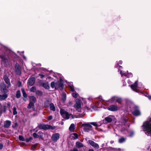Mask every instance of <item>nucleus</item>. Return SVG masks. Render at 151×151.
I'll use <instances>...</instances> for the list:
<instances>
[{
	"mask_svg": "<svg viewBox=\"0 0 151 151\" xmlns=\"http://www.w3.org/2000/svg\"><path fill=\"white\" fill-rule=\"evenodd\" d=\"M76 103L74 105V107L76 110L78 112L81 111V105L82 102L78 99H77L76 100Z\"/></svg>",
	"mask_w": 151,
	"mask_h": 151,
	"instance_id": "f257e3e1",
	"label": "nucleus"
},
{
	"mask_svg": "<svg viewBox=\"0 0 151 151\" xmlns=\"http://www.w3.org/2000/svg\"><path fill=\"white\" fill-rule=\"evenodd\" d=\"M114 117L112 115H109L107 117H106L103 120L104 123H107L111 122L113 120Z\"/></svg>",
	"mask_w": 151,
	"mask_h": 151,
	"instance_id": "f03ea898",
	"label": "nucleus"
},
{
	"mask_svg": "<svg viewBox=\"0 0 151 151\" xmlns=\"http://www.w3.org/2000/svg\"><path fill=\"white\" fill-rule=\"evenodd\" d=\"M88 143L90 144L92 147L94 148L98 149L99 148V145L94 141L89 140L88 141Z\"/></svg>",
	"mask_w": 151,
	"mask_h": 151,
	"instance_id": "7ed1b4c3",
	"label": "nucleus"
},
{
	"mask_svg": "<svg viewBox=\"0 0 151 151\" xmlns=\"http://www.w3.org/2000/svg\"><path fill=\"white\" fill-rule=\"evenodd\" d=\"M131 87L133 91L136 92H139V91L138 90V86L137 81H135L134 84L131 85Z\"/></svg>",
	"mask_w": 151,
	"mask_h": 151,
	"instance_id": "20e7f679",
	"label": "nucleus"
},
{
	"mask_svg": "<svg viewBox=\"0 0 151 151\" xmlns=\"http://www.w3.org/2000/svg\"><path fill=\"white\" fill-rule=\"evenodd\" d=\"M15 71L17 75H19L21 74L20 67L18 63H16L15 66Z\"/></svg>",
	"mask_w": 151,
	"mask_h": 151,
	"instance_id": "39448f33",
	"label": "nucleus"
},
{
	"mask_svg": "<svg viewBox=\"0 0 151 151\" xmlns=\"http://www.w3.org/2000/svg\"><path fill=\"white\" fill-rule=\"evenodd\" d=\"M110 101L112 102L116 101L118 103H120L122 102V99L116 96H114L111 98Z\"/></svg>",
	"mask_w": 151,
	"mask_h": 151,
	"instance_id": "423d86ee",
	"label": "nucleus"
},
{
	"mask_svg": "<svg viewBox=\"0 0 151 151\" xmlns=\"http://www.w3.org/2000/svg\"><path fill=\"white\" fill-rule=\"evenodd\" d=\"M108 109L111 111H116L119 109V108L117 106L112 105L110 106Z\"/></svg>",
	"mask_w": 151,
	"mask_h": 151,
	"instance_id": "0eeeda50",
	"label": "nucleus"
},
{
	"mask_svg": "<svg viewBox=\"0 0 151 151\" xmlns=\"http://www.w3.org/2000/svg\"><path fill=\"white\" fill-rule=\"evenodd\" d=\"M60 135L58 133H56L53 134L52 137V140L56 142L59 139V138Z\"/></svg>",
	"mask_w": 151,
	"mask_h": 151,
	"instance_id": "6e6552de",
	"label": "nucleus"
},
{
	"mask_svg": "<svg viewBox=\"0 0 151 151\" xmlns=\"http://www.w3.org/2000/svg\"><path fill=\"white\" fill-rule=\"evenodd\" d=\"M120 74L122 76H125L127 78H129L132 76V74L131 73H126L123 71H120Z\"/></svg>",
	"mask_w": 151,
	"mask_h": 151,
	"instance_id": "1a4fd4ad",
	"label": "nucleus"
},
{
	"mask_svg": "<svg viewBox=\"0 0 151 151\" xmlns=\"http://www.w3.org/2000/svg\"><path fill=\"white\" fill-rule=\"evenodd\" d=\"M0 88L1 91L5 93H7L8 90L6 88L5 85L4 83H2L0 84Z\"/></svg>",
	"mask_w": 151,
	"mask_h": 151,
	"instance_id": "9d476101",
	"label": "nucleus"
},
{
	"mask_svg": "<svg viewBox=\"0 0 151 151\" xmlns=\"http://www.w3.org/2000/svg\"><path fill=\"white\" fill-rule=\"evenodd\" d=\"M39 133L40 134V135H37L35 133H34L33 134V137L35 138H39L40 139H43V137L42 135L43 133L41 132H39Z\"/></svg>",
	"mask_w": 151,
	"mask_h": 151,
	"instance_id": "9b49d317",
	"label": "nucleus"
},
{
	"mask_svg": "<svg viewBox=\"0 0 151 151\" xmlns=\"http://www.w3.org/2000/svg\"><path fill=\"white\" fill-rule=\"evenodd\" d=\"M35 79L34 77L30 78L29 80L28 84L30 86H33L35 82Z\"/></svg>",
	"mask_w": 151,
	"mask_h": 151,
	"instance_id": "f8f14e48",
	"label": "nucleus"
},
{
	"mask_svg": "<svg viewBox=\"0 0 151 151\" xmlns=\"http://www.w3.org/2000/svg\"><path fill=\"white\" fill-rule=\"evenodd\" d=\"M39 127L40 129H44L46 130L47 129H50V126L48 125H42L40 124L39 125Z\"/></svg>",
	"mask_w": 151,
	"mask_h": 151,
	"instance_id": "ddd939ff",
	"label": "nucleus"
},
{
	"mask_svg": "<svg viewBox=\"0 0 151 151\" xmlns=\"http://www.w3.org/2000/svg\"><path fill=\"white\" fill-rule=\"evenodd\" d=\"M70 116L72 118V119H73L74 118L72 115L69 114L68 112H66L64 114V115H63L62 117L64 118L68 119H69Z\"/></svg>",
	"mask_w": 151,
	"mask_h": 151,
	"instance_id": "4468645a",
	"label": "nucleus"
},
{
	"mask_svg": "<svg viewBox=\"0 0 151 151\" xmlns=\"http://www.w3.org/2000/svg\"><path fill=\"white\" fill-rule=\"evenodd\" d=\"M4 78L5 82L8 85L7 88H9L11 86V83L9 79L6 75L4 76Z\"/></svg>",
	"mask_w": 151,
	"mask_h": 151,
	"instance_id": "2eb2a0df",
	"label": "nucleus"
},
{
	"mask_svg": "<svg viewBox=\"0 0 151 151\" xmlns=\"http://www.w3.org/2000/svg\"><path fill=\"white\" fill-rule=\"evenodd\" d=\"M11 124V122L10 121H6L4 123V127L5 128H8L9 127Z\"/></svg>",
	"mask_w": 151,
	"mask_h": 151,
	"instance_id": "dca6fc26",
	"label": "nucleus"
},
{
	"mask_svg": "<svg viewBox=\"0 0 151 151\" xmlns=\"http://www.w3.org/2000/svg\"><path fill=\"white\" fill-rule=\"evenodd\" d=\"M70 137L73 139H75L78 138V135L76 133H74L70 135Z\"/></svg>",
	"mask_w": 151,
	"mask_h": 151,
	"instance_id": "f3484780",
	"label": "nucleus"
},
{
	"mask_svg": "<svg viewBox=\"0 0 151 151\" xmlns=\"http://www.w3.org/2000/svg\"><path fill=\"white\" fill-rule=\"evenodd\" d=\"M132 114L133 115L135 116H138L140 114V112L139 110L138 109L135 110L133 112Z\"/></svg>",
	"mask_w": 151,
	"mask_h": 151,
	"instance_id": "a211bd4d",
	"label": "nucleus"
},
{
	"mask_svg": "<svg viewBox=\"0 0 151 151\" xmlns=\"http://www.w3.org/2000/svg\"><path fill=\"white\" fill-rule=\"evenodd\" d=\"M7 94L5 93L2 95H0V100H3L5 99L7 97Z\"/></svg>",
	"mask_w": 151,
	"mask_h": 151,
	"instance_id": "6ab92c4d",
	"label": "nucleus"
},
{
	"mask_svg": "<svg viewBox=\"0 0 151 151\" xmlns=\"http://www.w3.org/2000/svg\"><path fill=\"white\" fill-rule=\"evenodd\" d=\"M76 146L78 148H81L83 147V145L80 142H77L76 143Z\"/></svg>",
	"mask_w": 151,
	"mask_h": 151,
	"instance_id": "aec40b11",
	"label": "nucleus"
},
{
	"mask_svg": "<svg viewBox=\"0 0 151 151\" xmlns=\"http://www.w3.org/2000/svg\"><path fill=\"white\" fill-rule=\"evenodd\" d=\"M63 85L61 83L59 82L56 83H55V88L56 89H58L60 87H62Z\"/></svg>",
	"mask_w": 151,
	"mask_h": 151,
	"instance_id": "412c9836",
	"label": "nucleus"
},
{
	"mask_svg": "<svg viewBox=\"0 0 151 151\" xmlns=\"http://www.w3.org/2000/svg\"><path fill=\"white\" fill-rule=\"evenodd\" d=\"M66 94L65 93H63L62 94V98L61 99V101H62L63 102H64L66 99Z\"/></svg>",
	"mask_w": 151,
	"mask_h": 151,
	"instance_id": "4be33fe9",
	"label": "nucleus"
},
{
	"mask_svg": "<svg viewBox=\"0 0 151 151\" xmlns=\"http://www.w3.org/2000/svg\"><path fill=\"white\" fill-rule=\"evenodd\" d=\"M50 108L51 110L54 111L55 110V107L53 103H51L50 105Z\"/></svg>",
	"mask_w": 151,
	"mask_h": 151,
	"instance_id": "5701e85b",
	"label": "nucleus"
},
{
	"mask_svg": "<svg viewBox=\"0 0 151 151\" xmlns=\"http://www.w3.org/2000/svg\"><path fill=\"white\" fill-rule=\"evenodd\" d=\"M75 129V126L74 124H72L69 127V130L71 132H73Z\"/></svg>",
	"mask_w": 151,
	"mask_h": 151,
	"instance_id": "b1692460",
	"label": "nucleus"
},
{
	"mask_svg": "<svg viewBox=\"0 0 151 151\" xmlns=\"http://www.w3.org/2000/svg\"><path fill=\"white\" fill-rule=\"evenodd\" d=\"M0 57L3 62L6 63L7 62V60L6 58L4 55H0Z\"/></svg>",
	"mask_w": 151,
	"mask_h": 151,
	"instance_id": "393cba45",
	"label": "nucleus"
},
{
	"mask_svg": "<svg viewBox=\"0 0 151 151\" xmlns=\"http://www.w3.org/2000/svg\"><path fill=\"white\" fill-rule=\"evenodd\" d=\"M34 106V103L32 102V101H30L29 105L27 106V108L28 109H31V108H33Z\"/></svg>",
	"mask_w": 151,
	"mask_h": 151,
	"instance_id": "a878e982",
	"label": "nucleus"
},
{
	"mask_svg": "<svg viewBox=\"0 0 151 151\" xmlns=\"http://www.w3.org/2000/svg\"><path fill=\"white\" fill-rule=\"evenodd\" d=\"M91 124L96 127H96H99L101 125V124H98L96 122H92L91 123Z\"/></svg>",
	"mask_w": 151,
	"mask_h": 151,
	"instance_id": "bb28decb",
	"label": "nucleus"
},
{
	"mask_svg": "<svg viewBox=\"0 0 151 151\" xmlns=\"http://www.w3.org/2000/svg\"><path fill=\"white\" fill-rule=\"evenodd\" d=\"M43 86L45 88L47 89H49L50 88V86L48 83H43Z\"/></svg>",
	"mask_w": 151,
	"mask_h": 151,
	"instance_id": "cd10ccee",
	"label": "nucleus"
},
{
	"mask_svg": "<svg viewBox=\"0 0 151 151\" xmlns=\"http://www.w3.org/2000/svg\"><path fill=\"white\" fill-rule=\"evenodd\" d=\"M30 101H32L33 103L35 102L36 98L34 96H31L30 98Z\"/></svg>",
	"mask_w": 151,
	"mask_h": 151,
	"instance_id": "c85d7f7f",
	"label": "nucleus"
},
{
	"mask_svg": "<svg viewBox=\"0 0 151 151\" xmlns=\"http://www.w3.org/2000/svg\"><path fill=\"white\" fill-rule=\"evenodd\" d=\"M126 139L124 137H122L119 139V142L120 143H122L126 140Z\"/></svg>",
	"mask_w": 151,
	"mask_h": 151,
	"instance_id": "c756f323",
	"label": "nucleus"
},
{
	"mask_svg": "<svg viewBox=\"0 0 151 151\" xmlns=\"http://www.w3.org/2000/svg\"><path fill=\"white\" fill-rule=\"evenodd\" d=\"M16 96L17 98H19L20 97L21 94L20 91L18 90L17 91Z\"/></svg>",
	"mask_w": 151,
	"mask_h": 151,
	"instance_id": "7c9ffc66",
	"label": "nucleus"
},
{
	"mask_svg": "<svg viewBox=\"0 0 151 151\" xmlns=\"http://www.w3.org/2000/svg\"><path fill=\"white\" fill-rule=\"evenodd\" d=\"M21 91H22L23 95L24 97H27V96L26 93L25 92L24 89L23 88L21 89Z\"/></svg>",
	"mask_w": 151,
	"mask_h": 151,
	"instance_id": "2f4dec72",
	"label": "nucleus"
},
{
	"mask_svg": "<svg viewBox=\"0 0 151 151\" xmlns=\"http://www.w3.org/2000/svg\"><path fill=\"white\" fill-rule=\"evenodd\" d=\"M67 112L65 111L63 109H61L60 110V113L61 116H63V115L65 114Z\"/></svg>",
	"mask_w": 151,
	"mask_h": 151,
	"instance_id": "473e14b6",
	"label": "nucleus"
},
{
	"mask_svg": "<svg viewBox=\"0 0 151 151\" xmlns=\"http://www.w3.org/2000/svg\"><path fill=\"white\" fill-rule=\"evenodd\" d=\"M13 114L14 115H16L17 114V109L15 107H14L13 109Z\"/></svg>",
	"mask_w": 151,
	"mask_h": 151,
	"instance_id": "72a5a7b5",
	"label": "nucleus"
},
{
	"mask_svg": "<svg viewBox=\"0 0 151 151\" xmlns=\"http://www.w3.org/2000/svg\"><path fill=\"white\" fill-rule=\"evenodd\" d=\"M51 86L52 88H55V83L54 82H52L51 83Z\"/></svg>",
	"mask_w": 151,
	"mask_h": 151,
	"instance_id": "f704fd0d",
	"label": "nucleus"
},
{
	"mask_svg": "<svg viewBox=\"0 0 151 151\" xmlns=\"http://www.w3.org/2000/svg\"><path fill=\"white\" fill-rule=\"evenodd\" d=\"M19 139L20 140H22V141H24L25 140L24 137L22 136L19 135Z\"/></svg>",
	"mask_w": 151,
	"mask_h": 151,
	"instance_id": "c9c22d12",
	"label": "nucleus"
},
{
	"mask_svg": "<svg viewBox=\"0 0 151 151\" xmlns=\"http://www.w3.org/2000/svg\"><path fill=\"white\" fill-rule=\"evenodd\" d=\"M70 90L72 91H74V88L73 86V85L70 86Z\"/></svg>",
	"mask_w": 151,
	"mask_h": 151,
	"instance_id": "e433bc0d",
	"label": "nucleus"
},
{
	"mask_svg": "<svg viewBox=\"0 0 151 151\" xmlns=\"http://www.w3.org/2000/svg\"><path fill=\"white\" fill-rule=\"evenodd\" d=\"M35 91H36V88L35 87H32L30 89V91L31 92H34Z\"/></svg>",
	"mask_w": 151,
	"mask_h": 151,
	"instance_id": "4c0bfd02",
	"label": "nucleus"
},
{
	"mask_svg": "<svg viewBox=\"0 0 151 151\" xmlns=\"http://www.w3.org/2000/svg\"><path fill=\"white\" fill-rule=\"evenodd\" d=\"M32 138L31 137H30L29 138H27L26 139V141L27 142H29L30 140H32Z\"/></svg>",
	"mask_w": 151,
	"mask_h": 151,
	"instance_id": "58836bf2",
	"label": "nucleus"
},
{
	"mask_svg": "<svg viewBox=\"0 0 151 151\" xmlns=\"http://www.w3.org/2000/svg\"><path fill=\"white\" fill-rule=\"evenodd\" d=\"M74 98H77V94L76 93H73L72 94Z\"/></svg>",
	"mask_w": 151,
	"mask_h": 151,
	"instance_id": "ea45409f",
	"label": "nucleus"
},
{
	"mask_svg": "<svg viewBox=\"0 0 151 151\" xmlns=\"http://www.w3.org/2000/svg\"><path fill=\"white\" fill-rule=\"evenodd\" d=\"M90 129L88 127H85L84 129V130L86 132H88L89 130Z\"/></svg>",
	"mask_w": 151,
	"mask_h": 151,
	"instance_id": "a19ab883",
	"label": "nucleus"
},
{
	"mask_svg": "<svg viewBox=\"0 0 151 151\" xmlns=\"http://www.w3.org/2000/svg\"><path fill=\"white\" fill-rule=\"evenodd\" d=\"M87 127H88L90 129H91L92 128V126L91 125L89 124H87Z\"/></svg>",
	"mask_w": 151,
	"mask_h": 151,
	"instance_id": "79ce46f5",
	"label": "nucleus"
},
{
	"mask_svg": "<svg viewBox=\"0 0 151 151\" xmlns=\"http://www.w3.org/2000/svg\"><path fill=\"white\" fill-rule=\"evenodd\" d=\"M37 145V144L33 145L31 147L32 149L33 150L34 149H35L36 148Z\"/></svg>",
	"mask_w": 151,
	"mask_h": 151,
	"instance_id": "37998d69",
	"label": "nucleus"
},
{
	"mask_svg": "<svg viewBox=\"0 0 151 151\" xmlns=\"http://www.w3.org/2000/svg\"><path fill=\"white\" fill-rule=\"evenodd\" d=\"M52 119V116L51 115H50L48 117V120H51Z\"/></svg>",
	"mask_w": 151,
	"mask_h": 151,
	"instance_id": "c03bdc74",
	"label": "nucleus"
},
{
	"mask_svg": "<svg viewBox=\"0 0 151 151\" xmlns=\"http://www.w3.org/2000/svg\"><path fill=\"white\" fill-rule=\"evenodd\" d=\"M145 96H147L149 99H151V95L147 94Z\"/></svg>",
	"mask_w": 151,
	"mask_h": 151,
	"instance_id": "a18cd8bd",
	"label": "nucleus"
},
{
	"mask_svg": "<svg viewBox=\"0 0 151 151\" xmlns=\"http://www.w3.org/2000/svg\"><path fill=\"white\" fill-rule=\"evenodd\" d=\"M48 103V101H47L45 102V106H46V107H47L49 106Z\"/></svg>",
	"mask_w": 151,
	"mask_h": 151,
	"instance_id": "49530a36",
	"label": "nucleus"
},
{
	"mask_svg": "<svg viewBox=\"0 0 151 151\" xmlns=\"http://www.w3.org/2000/svg\"><path fill=\"white\" fill-rule=\"evenodd\" d=\"M134 134V132H131L129 135V136L132 137Z\"/></svg>",
	"mask_w": 151,
	"mask_h": 151,
	"instance_id": "de8ad7c7",
	"label": "nucleus"
},
{
	"mask_svg": "<svg viewBox=\"0 0 151 151\" xmlns=\"http://www.w3.org/2000/svg\"><path fill=\"white\" fill-rule=\"evenodd\" d=\"M39 75L40 76L41 78H43L45 76L43 74H39Z\"/></svg>",
	"mask_w": 151,
	"mask_h": 151,
	"instance_id": "09e8293b",
	"label": "nucleus"
},
{
	"mask_svg": "<svg viewBox=\"0 0 151 151\" xmlns=\"http://www.w3.org/2000/svg\"><path fill=\"white\" fill-rule=\"evenodd\" d=\"M71 151H78V150L76 148H74Z\"/></svg>",
	"mask_w": 151,
	"mask_h": 151,
	"instance_id": "8fccbe9b",
	"label": "nucleus"
},
{
	"mask_svg": "<svg viewBox=\"0 0 151 151\" xmlns=\"http://www.w3.org/2000/svg\"><path fill=\"white\" fill-rule=\"evenodd\" d=\"M3 147V145L1 144H0V150Z\"/></svg>",
	"mask_w": 151,
	"mask_h": 151,
	"instance_id": "3c124183",
	"label": "nucleus"
},
{
	"mask_svg": "<svg viewBox=\"0 0 151 151\" xmlns=\"http://www.w3.org/2000/svg\"><path fill=\"white\" fill-rule=\"evenodd\" d=\"M87 99L89 101H91L92 100V98L91 97H90L88 98Z\"/></svg>",
	"mask_w": 151,
	"mask_h": 151,
	"instance_id": "603ef678",
	"label": "nucleus"
},
{
	"mask_svg": "<svg viewBox=\"0 0 151 151\" xmlns=\"http://www.w3.org/2000/svg\"><path fill=\"white\" fill-rule=\"evenodd\" d=\"M122 61H119V62H118V64H121L122 63Z\"/></svg>",
	"mask_w": 151,
	"mask_h": 151,
	"instance_id": "864d4df0",
	"label": "nucleus"
},
{
	"mask_svg": "<svg viewBox=\"0 0 151 151\" xmlns=\"http://www.w3.org/2000/svg\"><path fill=\"white\" fill-rule=\"evenodd\" d=\"M18 83L19 84V86H21V82L20 81H19L18 82Z\"/></svg>",
	"mask_w": 151,
	"mask_h": 151,
	"instance_id": "5fc2aeb1",
	"label": "nucleus"
},
{
	"mask_svg": "<svg viewBox=\"0 0 151 151\" xmlns=\"http://www.w3.org/2000/svg\"><path fill=\"white\" fill-rule=\"evenodd\" d=\"M88 151H94V150L93 149H90Z\"/></svg>",
	"mask_w": 151,
	"mask_h": 151,
	"instance_id": "6e6d98bb",
	"label": "nucleus"
},
{
	"mask_svg": "<svg viewBox=\"0 0 151 151\" xmlns=\"http://www.w3.org/2000/svg\"><path fill=\"white\" fill-rule=\"evenodd\" d=\"M23 58H24L25 60H26V57H25V56H23Z\"/></svg>",
	"mask_w": 151,
	"mask_h": 151,
	"instance_id": "4d7b16f0",
	"label": "nucleus"
},
{
	"mask_svg": "<svg viewBox=\"0 0 151 151\" xmlns=\"http://www.w3.org/2000/svg\"><path fill=\"white\" fill-rule=\"evenodd\" d=\"M124 121L125 122H126L127 121V120H126V119H124Z\"/></svg>",
	"mask_w": 151,
	"mask_h": 151,
	"instance_id": "13d9d810",
	"label": "nucleus"
},
{
	"mask_svg": "<svg viewBox=\"0 0 151 151\" xmlns=\"http://www.w3.org/2000/svg\"><path fill=\"white\" fill-rule=\"evenodd\" d=\"M119 68H122V66H119Z\"/></svg>",
	"mask_w": 151,
	"mask_h": 151,
	"instance_id": "bf43d9fd",
	"label": "nucleus"
},
{
	"mask_svg": "<svg viewBox=\"0 0 151 151\" xmlns=\"http://www.w3.org/2000/svg\"><path fill=\"white\" fill-rule=\"evenodd\" d=\"M116 67H117V68L118 67V65H117V66H116Z\"/></svg>",
	"mask_w": 151,
	"mask_h": 151,
	"instance_id": "052dcab7",
	"label": "nucleus"
},
{
	"mask_svg": "<svg viewBox=\"0 0 151 151\" xmlns=\"http://www.w3.org/2000/svg\"><path fill=\"white\" fill-rule=\"evenodd\" d=\"M83 99H83V98H82V100L83 101Z\"/></svg>",
	"mask_w": 151,
	"mask_h": 151,
	"instance_id": "680f3d73",
	"label": "nucleus"
}]
</instances>
